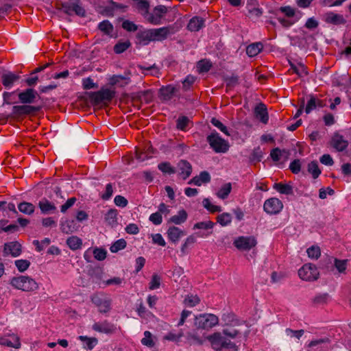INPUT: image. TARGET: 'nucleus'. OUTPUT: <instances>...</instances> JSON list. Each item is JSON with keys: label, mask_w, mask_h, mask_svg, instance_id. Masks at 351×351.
<instances>
[{"label": "nucleus", "mask_w": 351, "mask_h": 351, "mask_svg": "<svg viewBox=\"0 0 351 351\" xmlns=\"http://www.w3.org/2000/svg\"><path fill=\"white\" fill-rule=\"evenodd\" d=\"M10 285L23 291H34L38 289V284L27 276H19L10 280Z\"/></svg>", "instance_id": "1"}, {"label": "nucleus", "mask_w": 351, "mask_h": 351, "mask_svg": "<svg viewBox=\"0 0 351 351\" xmlns=\"http://www.w3.org/2000/svg\"><path fill=\"white\" fill-rule=\"evenodd\" d=\"M115 95V92L108 88H101L97 92L89 93V98L92 104H107L110 103Z\"/></svg>", "instance_id": "2"}, {"label": "nucleus", "mask_w": 351, "mask_h": 351, "mask_svg": "<svg viewBox=\"0 0 351 351\" xmlns=\"http://www.w3.org/2000/svg\"><path fill=\"white\" fill-rule=\"evenodd\" d=\"M210 147L216 153H226L228 151L230 145L227 141L222 138L219 134L215 132L206 137Z\"/></svg>", "instance_id": "3"}, {"label": "nucleus", "mask_w": 351, "mask_h": 351, "mask_svg": "<svg viewBox=\"0 0 351 351\" xmlns=\"http://www.w3.org/2000/svg\"><path fill=\"white\" fill-rule=\"evenodd\" d=\"M218 322V317L213 314H201L196 316L195 319V325L197 328L206 330L216 326Z\"/></svg>", "instance_id": "4"}, {"label": "nucleus", "mask_w": 351, "mask_h": 351, "mask_svg": "<svg viewBox=\"0 0 351 351\" xmlns=\"http://www.w3.org/2000/svg\"><path fill=\"white\" fill-rule=\"evenodd\" d=\"M91 301L101 313H106L111 309L112 300L104 293L95 294L91 298Z\"/></svg>", "instance_id": "5"}, {"label": "nucleus", "mask_w": 351, "mask_h": 351, "mask_svg": "<svg viewBox=\"0 0 351 351\" xmlns=\"http://www.w3.org/2000/svg\"><path fill=\"white\" fill-rule=\"evenodd\" d=\"M298 275L303 280L314 281L318 279L319 273L315 265L308 263L298 270Z\"/></svg>", "instance_id": "6"}, {"label": "nucleus", "mask_w": 351, "mask_h": 351, "mask_svg": "<svg viewBox=\"0 0 351 351\" xmlns=\"http://www.w3.org/2000/svg\"><path fill=\"white\" fill-rule=\"evenodd\" d=\"M167 12L168 8L165 5H157L153 9L152 13L149 12L147 16H145V19L152 25H160L161 24V19Z\"/></svg>", "instance_id": "7"}, {"label": "nucleus", "mask_w": 351, "mask_h": 351, "mask_svg": "<svg viewBox=\"0 0 351 351\" xmlns=\"http://www.w3.org/2000/svg\"><path fill=\"white\" fill-rule=\"evenodd\" d=\"M257 244L256 239L253 236H241L234 241V245L239 250L249 251Z\"/></svg>", "instance_id": "8"}, {"label": "nucleus", "mask_w": 351, "mask_h": 351, "mask_svg": "<svg viewBox=\"0 0 351 351\" xmlns=\"http://www.w3.org/2000/svg\"><path fill=\"white\" fill-rule=\"evenodd\" d=\"M308 347V351H330L332 348L331 341L328 337L313 340Z\"/></svg>", "instance_id": "9"}, {"label": "nucleus", "mask_w": 351, "mask_h": 351, "mask_svg": "<svg viewBox=\"0 0 351 351\" xmlns=\"http://www.w3.org/2000/svg\"><path fill=\"white\" fill-rule=\"evenodd\" d=\"M283 208L282 202L276 198L271 197L267 199L263 205L264 210L269 215H276L279 213Z\"/></svg>", "instance_id": "10"}, {"label": "nucleus", "mask_w": 351, "mask_h": 351, "mask_svg": "<svg viewBox=\"0 0 351 351\" xmlns=\"http://www.w3.org/2000/svg\"><path fill=\"white\" fill-rule=\"evenodd\" d=\"M153 41H162L167 37L175 33L174 28L171 26L162 27L156 29H151Z\"/></svg>", "instance_id": "11"}, {"label": "nucleus", "mask_w": 351, "mask_h": 351, "mask_svg": "<svg viewBox=\"0 0 351 351\" xmlns=\"http://www.w3.org/2000/svg\"><path fill=\"white\" fill-rule=\"evenodd\" d=\"M61 7H58V9L62 10L63 12L67 14H72L75 12L77 15L84 16L85 15L84 9L78 5L77 3H62L60 4Z\"/></svg>", "instance_id": "12"}, {"label": "nucleus", "mask_w": 351, "mask_h": 351, "mask_svg": "<svg viewBox=\"0 0 351 351\" xmlns=\"http://www.w3.org/2000/svg\"><path fill=\"white\" fill-rule=\"evenodd\" d=\"M330 145L335 148L337 152L344 151L348 146V141L344 137L335 132L330 140Z\"/></svg>", "instance_id": "13"}, {"label": "nucleus", "mask_w": 351, "mask_h": 351, "mask_svg": "<svg viewBox=\"0 0 351 351\" xmlns=\"http://www.w3.org/2000/svg\"><path fill=\"white\" fill-rule=\"evenodd\" d=\"M92 328L95 331L106 334H112L114 332L116 329L114 324L108 322L106 320L102 322H95L93 325Z\"/></svg>", "instance_id": "14"}, {"label": "nucleus", "mask_w": 351, "mask_h": 351, "mask_svg": "<svg viewBox=\"0 0 351 351\" xmlns=\"http://www.w3.org/2000/svg\"><path fill=\"white\" fill-rule=\"evenodd\" d=\"M38 96L37 92L33 88H27L19 94V99L23 104H32Z\"/></svg>", "instance_id": "15"}, {"label": "nucleus", "mask_w": 351, "mask_h": 351, "mask_svg": "<svg viewBox=\"0 0 351 351\" xmlns=\"http://www.w3.org/2000/svg\"><path fill=\"white\" fill-rule=\"evenodd\" d=\"M0 345L16 349L21 347L19 337L15 335H9L8 336L1 337Z\"/></svg>", "instance_id": "16"}, {"label": "nucleus", "mask_w": 351, "mask_h": 351, "mask_svg": "<svg viewBox=\"0 0 351 351\" xmlns=\"http://www.w3.org/2000/svg\"><path fill=\"white\" fill-rule=\"evenodd\" d=\"M206 339L210 342L212 348L216 351H221L223 349V341L224 337L220 332H215L211 335L206 337Z\"/></svg>", "instance_id": "17"}, {"label": "nucleus", "mask_w": 351, "mask_h": 351, "mask_svg": "<svg viewBox=\"0 0 351 351\" xmlns=\"http://www.w3.org/2000/svg\"><path fill=\"white\" fill-rule=\"evenodd\" d=\"M21 251V245L16 241L9 242L5 243L4 245V253L6 254H10L14 257L19 256Z\"/></svg>", "instance_id": "18"}, {"label": "nucleus", "mask_w": 351, "mask_h": 351, "mask_svg": "<svg viewBox=\"0 0 351 351\" xmlns=\"http://www.w3.org/2000/svg\"><path fill=\"white\" fill-rule=\"evenodd\" d=\"M38 207L44 215L53 214L56 211V207L54 204L50 202L46 198H43L39 202Z\"/></svg>", "instance_id": "19"}, {"label": "nucleus", "mask_w": 351, "mask_h": 351, "mask_svg": "<svg viewBox=\"0 0 351 351\" xmlns=\"http://www.w3.org/2000/svg\"><path fill=\"white\" fill-rule=\"evenodd\" d=\"M136 38L138 43L143 45H147L153 41L151 29L140 30L137 32Z\"/></svg>", "instance_id": "20"}, {"label": "nucleus", "mask_w": 351, "mask_h": 351, "mask_svg": "<svg viewBox=\"0 0 351 351\" xmlns=\"http://www.w3.org/2000/svg\"><path fill=\"white\" fill-rule=\"evenodd\" d=\"M254 114L262 123L265 124L268 122L269 116L265 104L261 103L257 105L254 109Z\"/></svg>", "instance_id": "21"}, {"label": "nucleus", "mask_w": 351, "mask_h": 351, "mask_svg": "<svg viewBox=\"0 0 351 351\" xmlns=\"http://www.w3.org/2000/svg\"><path fill=\"white\" fill-rule=\"evenodd\" d=\"M178 168L179 170V174L182 177L184 180H186L190 176L192 172V167L191 164L184 160L179 161L178 163Z\"/></svg>", "instance_id": "22"}, {"label": "nucleus", "mask_w": 351, "mask_h": 351, "mask_svg": "<svg viewBox=\"0 0 351 351\" xmlns=\"http://www.w3.org/2000/svg\"><path fill=\"white\" fill-rule=\"evenodd\" d=\"M325 21L333 25H344L346 23L343 15L333 12H328L325 15Z\"/></svg>", "instance_id": "23"}, {"label": "nucleus", "mask_w": 351, "mask_h": 351, "mask_svg": "<svg viewBox=\"0 0 351 351\" xmlns=\"http://www.w3.org/2000/svg\"><path fill=\"white\" fill-rule=\"evenodd\" d=\"M167 234L168 239L173 243L178 242L180 237L185 235L184 231L176 226L169 227Z\"/></svg>", "instance_id": "24"}, {"label": "nucleus", "mask_w": 351, "mask_h": 351, "mask_svg": "<svg viewBox=\"0 0 351 351\" xmlns=\"http://www.w3.org/2000/svg\"><path fill=\"white\" fill-rule=\"evenodd\" d=\"M176 90V88L172 85L162 86L160 88V95L161 97V99L164 101L170 100Z\"/></svg>", "instance_id": "25"}, {"label": "nucleus", "mask_w": 351, "mask_h": 351, "mask_svg": "<svg viewBox=\"0 0 351 351\" xmlns=\"http://www.w3.org/2000/svg\"><path fill=\"white\" fill-rule=\"evenodd\" d=\"M204 21L200 17H193L188 23L187 28L191 32L199 31L204 26Z\"/></svg>", "instance_id": "26"}, {"label": "nucleus", "mask_w": 351, "mask_h": 351, "mask_svg": "<svg viewBox=\"0 0 351 351\" xmlns=\"http://www.w3.org/2000/svg\"><path fill=\"white\" fill-rule=\"evenodd\" d=\"M19 78V75L11 72L3 73L1 76L2 84L4 86L9 87L11 86L14 82L17 81Z\"/></svg>", "instance_id": "27"}, {"label": "nucleus", "mask_w": 351, "mask_h": 351, "mask_svg": "<svg viewBox=\"0 0 351 351\" xmlns=\"http://www.w3.org/2000/svg\"><path fill=\"white\" fill-rule=\"evenodd\" d=\"M263 48L261 43H255L248 45L246 48V53L250 57L257 56Z\"/></svg>", "instance_id": "28"}, {"label": "nucleus", "mask_w": 351, "mask_h": 351, "mask_svg": "<svg viewBox=\"0 0 351 351\" xmlns=\"http://www.w3.org/2000/svg\"><path fill=\"white\" fill-rule=\"evenodd\" d=\"M289 154V152L285 149L281 150L278 147H276L271 151L270 156L274 161L278 162L282 157H284L285 159H287Z\"/></svg>", "instance_id": "29"}, {"label": "nucleus", "mask_w": 351, "mask_h": 351, "mask_svg": "<svg viewBox=\"0 0 351 351\" xmlns=\"http://www.w3.org/2000/svg\"><path fill=\"white\" fill-rule=\"evenodd\" d=\"M105 221L108 225L114 227L117 225V210L110 209L105 215Z\"/></svg>", "instance_id": "30"}, {"label": "nucleus", "mask_w": 351, "mask_h": 351, "mask_svg": "<svg viewBox=\"0 0 351 351\" xmlns=\"http://www.w3.org/2000/svg\"><path fill=\"white\" fill-rule=\"evenodd\" d=\"M187 216L186 212L184 210H181L177 215L172 216L168 221V223H173L177 225L181 224L186 221Z\"/></svg>", "instance_id": "31"}, {"label": "nucleus", "mask_w": 351, "mask_h": 351, "mask_svg": "<svg viewBox=\"0 0 351 351\" xmlns=\"http://www.w3.org/2000/svg\"><path fill=\"white\" fill-rule=\"evenodd\" d=\"M136 4L137 9L141 12L145 18L149 14V3L147 0H132Z\"/></svg>", "instance_id": "32"}, {"label": "nucleus", "mask_w": 351, "mask_h": 351, "mask_svg": "<svg viewBox=\"0 0 351 351\" xmlns=\"http://www.w3.org/2000/svg\"><path fill=\"white\" fill-rule=\"evenodd\" d=\"M274 189L278 191L281 194L291 195L293 194V188L291 185L283 184L282 182L275 183Z\"/></svg>", "instance_id": "33"}, {"label": "nucleus", "mask_w": 351, "mask_h": 351, "mask_svg": "<svg viewBox=\"0 0 351 351\" xmlns=\"http://www.w3.org/2000/svg\"><path fill=\"white\" fill-rule=\"evenodd\" d=\"M79 339L85 342L84 348L92 350L97 344L98 340L95 337H88L86 336H80Z\"/></svg>", "instance_id": "34"}, {"label": "nucleus", "mask_w": 351, "mask_h": 351, "mask_svg": "<svg viewBox=\"0 0 351 351\" xmlns=\"http://www.w3.org/2000/svg\"><path fill=\"white\" fill-rule=\"evenodd\" d=\"M19 210L26 215H31L34 212L35 206L29 202H23L19 204Z\"/></svg>", "instance_id": "35"}, {"label": "nucleus", "mask_w": 351, "mask_h": 351, "mask_svg": "<svg viewBox=\"0 0 351 351\" xmlns=\"http://www.w3.org/2000/svg\"><path fill=\"white\" fill-rule=\"evenodd\" d=\"M232 190L231 183H226L223 185L217 193V196L221 199H225L228 197Z\"/></svg>", "instance_id": "36"}, {"label": "nucleus", "mask_w": 351, "mask_h": 351, "mask_svg": "<svg viewBox=\"0 0 351 351\" xmlns=\"http://www.w3.org/2000/svg\"><path fill=\"white\" fill-rule=\"evenodd\" d=\"M60 229L62 232L70 234L76 230L75 223L73 220L66 221L61 223Z\"/></svg>", "instance_id": "37"}, {"label": "nucleus", "mask_w": 351, "mask_h": 351, "mask_svg": "<svg viewBox=\"0 0 351 351\" xmlns=\"http://www.w3.org/2000/svg\"><path fill=\"white\" fill-rule=\"evenodd\" d=\"M98 29L105 34L110 35L113 31V25L109 21L104 20L99 23Z\"/></svg>", "instance_id": "38"}, {"label": "nucleus", "mask_w": 351, "mask_h": 351, "mask_svg": "<svg viewBox=\"0 0 351 351\" xmlns=\"http://www.w3.org/2000/svg\"><path fill=\"white\" fill-rule=\"evenodd\" d=\"M66 243L68 246L73 250L80 248L82 245V240L77 237L75 236L69 237L66 241Z\"/></svg>", "instance_id": "39"}, {"label": "nucleus", "mask_w": 351, "mask_h": 351, "mask_svg": "<svg viewBox=\"0 0 351 351\" xmlns=\"http://www.w3.org/2000/svg\"><path fill=\"white\" fill-rule=\"evenodd\" d=\"M308 171L312 175L314 179L319 177L321 173V171L318 167L317 161H312L308 165Z\"/></svg>", "instance_id": "40"}, {"label": "nucleus", "mask_w": 351, "mask_h": 351, "mask_svg": "<svg viewBox=\"0 0 351 351\" xmlns=\"http://www.w3.org/2000/svg\"><path fill=\"white\" fill-rule=\"evenodd\" d=\"M152 93L149 90L138 92L135 96V98H138L141 101H145L147 104L152 101Z\"/></svg>", "instance_id": "41"}, {"label": "nucleus", "mask_w": 351, "mask_h": 351, "mask_svg": "<svg viewBox=\"0 0 351 351\" xmlns=\"http://www.w3.org/2000/svg\"><path fill=\"white\" fill-rule=\"evenodd\" d=\"M217 221L222 226H226L231 223L232 216L228 213H223L217 216Z\"/></svg>", "instance_id": "42"}, {"label": "nucleus", "mask_w": 351, "mask_h": 351, "mask_svg": "<svg viewBox=\"0 0 351 351\" xmlns=\"http://www.w3.org/2000/svg\"><path fill=\"white\" fill-rule=\"evenodd\" d=\"M131 46V43L129 40L124 42H118L114 46V51L117 53H121L126 51Z\"/></svg>", "instance_id": "43"}, {"label": "nucleus", "mask_w": 351, "mask_h": 351, "mask_svg": "<svg viewBox=\"0 0 351 351\" xmlns=\"http://www.w3.org/2000/svg\"><path fill=\"white\" fill-rule=\"evenodd\" d=\"M126 241L123 239H121L115 241L110 247L111 252L116 253L126 247Z\"/></svg>", "instance_id": "44"}, {"label": "nucleus", "mask_w": 351, "mask_h": 351, "mask_svg": "<svg viewBox=\"0 0 351 351\" xmlns=\"http://www.w3.org/2000/svg\"><path fill=\"white\" fill-rule=\"evenodd\" d=\"M14 263L15 266L20 272H23L26 271L30 265V262L26 259L16 260L15 261Z\"/></svg>", "instance_id": "45"}, {"label": "nucleus", "mask_w": 351, "mask_h": 351, "mask_svg": "<svg viewBox=\"0 0 351 351\" xmlns=\"http://www.w3.org/2000/svg\"><path fill=\"white\" fill-rule=\"evenodd\" d=\"M202 204L204 207L211 213H217L221 211V206L212 204L208 198L204 199L202 201Z\"/></svg>", "instance_id": "46"}, {"label": "nucleus", "mask_w": 351, "mask_h": 351, "mask_svg": "<svg viewBox=\"0 0 351 351\" xmlns=\"http://www.w3.org/2000/svg\"><path fill=\"white\" fill-rule=\"evenodd\" d=\"M158 167L165 173L173 174L176 173L175 169L168 162L160 163Z\"/></svg>", "instance_id": "47"}, {"label": "nucleus", "mask_w": 351, "mask_h": 351, "mask_svg": "<svg viewBox=\"0 0 351 351\" xmlns=\"http://www.w3.org/2000/svg\"><path fill=\"white\" fill-rule=\"evenodd\" d=\"M143 345L146 346L149 348L154 346V342L152 339V335L149 331H145L144 332V337L141 339Z\"/></svg>", "instance_id": "48"}, {"label": "nucleus", "mask_w": 351, "mask_h": 351, "mask_svg": "<svg viewBox=\"0 0 351 351\" xmlns=\"http://www.w3.org/2000/svg\"><path fill=\"white\" fill-rule=\"evenodd\" d=\"M186 339L190 344L195 343L197 345H202L204 343L203 339H202L199 337L192 332L187 333Z\"/></svg>", "instance_id": "49"}, {"label": "nucleus", "mask_w": 351, "mask_h": 351, "mask_svg": "<svg viewBox=\"0 0 351 351\" xmlns=\"http://www.w3.org/2000/svg\"><path fill=\"white\" fill-rule=\"evenodd\" d=\"M215 223L211 221H206L196 223L193 229L212 230Z\"/></svg>", "instance_id": "50"}, {"label": "nucleus", "mask_w": 351, "mask_h": 351, "mask_svg": "<svg viewBox=\"0 0 351 351\" xmlns=\"http://www.w3.org/2000/svg\"><path fill=\"white\" fill-rule=\"evenodd\" d=\"M263 157L262 151L259 147L254 149L250 157V162L256 163L260 162Z\"/></svg>", "instance_id": "51"}, {"label": "nucleus", "mask_w": 351, "mask_h": 351, "mask_svg": "<svg viewBox=\"0 0 351 351\" xmlns=\"http://www.w3.org/2000/svg\"><path fill=\"white\" fill-rule=\"evenodd\" d=\"M199 298L197 295H193L187 296L184 300V303L185 304V305L190 307H193L196 306L199 303Z\"/></svg>", "instance_id": "52"}, {"label": "nucleus", "mask_w": 351, "mask_h": 351, "mask_svg": "<svg viewBox=\"0 0 351 351\" xmlns=\"http://www.w3.org/2000/svg\"><path fill=\"white\" fill-rule=\"evenodd\" d=\"M306 252L311 258L317 259L321 255L320 248L317 246H312L308 248Z\"/></svg>", "instance_id": "53"}, {"label": "nucleus", "mask_w": 351, "mask_h": 351, "mask_svg": "<svg viewBox=\"0 0 351 351\" xmlns=\"http://www.w3.org/2000/svg\"><path fill=\"white\" fill-rule=\"evenodd\" d=\"M137 311L138 315L142 318L149 319L154 317V315L150 311H148L142 304L139 305Z\"/></svg>", "instance_id": "54"}, {"label": "nucleus", "mask_w": 351, "mask_h": 351, "mask_svg": "<svg viewBox=\"0 0 351 351\" xmlns=\"http://www.w3.org/2000/svg\"><path fill=\"white\" fill-rule=\"evenodd\" d=\"M291 70L293 73H296L300 77H302L303 75H306L308 74L305 67L302 64H300L299 66H297L293 64H291L290 71Z\"/></svg>", "instance_id": "55"}, {"label": "nucleus", "mask_w": 351, "mask_h": 351, "mask_svg": "<svg viewBox=\"0 0 351 351\" xmlns=\"http://www.w3.org/2000/svg\"><path fill=\"white\" fill-rule=\"evenodd\" d=\"M50 239L48 238H45L42 240L40 242L38 240H34L33 241V244L36 246L38 252L42 251L45 247L48 246L50 244Z\"/></svg>", "instance_id": "56"}, {"label": "nucleus", "mask_w": 351, "mask_h": 351, "mask_svg": "<svg viewBox=\"0 0 351 351\" xmlns=\"http://www.w3.org/2000/svg\"><path fill=\"white\" fill-rule=\"evenodd\" d=\"M189 122V119L187 117H180L177 120V128L180 130H185Z\"/></svg>", "instance_id": "57"}, {"label": "nucleus", "mask_w": 351, "mask_h": 351, "mask_svg": "<svg viewBox=\"0 0 351 351\" xmlns=\"http://www.w3.org/2000/svg\"><path fill=\"white\" fill-rule=\"evenodd\" d=\"M211 66V62L206 60H202L197 64V67L200 72H207L210 69Z\"/></svg>", "instance_id": "58"}, {"label": "nucleus", "mask_w": 351, "mask_h": 351, "mask_svg": "<svg viewBox=\"0 0 351 351\" xmlns=\"http://www.w3.org/2000/svg\"><path fill=\"white\" fill-rule=\"evenodd\" d=\"M210 122L214 126L217 127L223 133L227 136H230L228 128L219 120L217 119L216 118H213Z\"/></svg>", "instance_id": "59"}, {"label": "nucleus", "mask_w": 351, "mask_h": 351, "mask_svg": "<svg viewBox=\"0 0 351 351\" xmlns=\"http://www.w3.org/2000/svg\"><path fill=\"white\" fill-rule=\"evenodd\" d=\"M161 278L158 274H154L149 282V288L151 290L156 289L160 287Z\"/></svg>", "instance_id": "60"}, {"label": "nucleus", "mask_w": 351, "mask_h": 351, "mask_svg": "<svg viewBox=\"0 0 351 351\" xmlns=\"http://www.w3.org/2000/svg\"><path fill=\"white\" fill-rule=\"evenodd\" d=\"M122 27L128 32H136L138 29V26L133 22L125 20L122 23Z\"/></svg>", "instance_id": "61"}, {"label": "nucleus", "mask_w": 351, "mask_h": 351, "mask_svg": "<svg viewBox=\"0 0 351 351\" xmlns=\"http://www.w3.org/2000/svg\"><path fill=\"white\" fill-rule=\"evenodd\" d=\"M309 100L308 101L307 105L305 108L306 114L310 113L313 110L315 109L316 107V97L313 95H309Z\"/></svg>", "instance_id": "62"}, {"label": "nucleus", "mask_w": 351, "mask_h": 351, "mask_svg": "<svg viewBox=\"0 0 351 351\" xmlns=\"http://www.w3.org/2000/svg\"><path fill=\"white\" fill-rule=\"evenodd\" d=\"M263 12L262 9L258 8H253L248 10V16L252 19H256L261 17Z\"/></svg>", "instance_id": "63"}, {"label": "nucleus", "mask_w": 351, "mask_h": 351, "mask_svg": "<svg viewBox=\"0 0 351 351\" xmlns=\"http://www.w3.org/2000/svg\"><path fill=\"white\" fill-rule=\"evenodd\" d=\"M106 251L104 249L96 248L93 251L94 257L98 261H103L106 258Z\"/></svg>", "instance_id": "64"}]
</instances>
